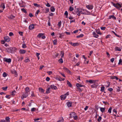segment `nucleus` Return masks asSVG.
I'll return each instance as SVG.
<instances>
[{
	"label": "nucleus",
	"mask_w": 122,
	"mask_h": 122,
	"mask_svg": "<svg viewBox=\"0 0 122 122\" xmlns=\"http://www.w3.org/2000/svg\"><path fill=\"white\" fill-rule=\"evenodd\" d=\"M84 10V9H81L80 8H78L77 9V14L79 16L81 14H82L83 13V11Z\"/></svg>",
	"instance_id": "obj_1"
},
{
	"label": "nucleus",
	"mask_w": 122,
	"mask_h": 122,
	"mask_svg": "<svg viewBox=\"0 0 122 122\" xmlns=\"http://www.w3.org/2000/svg\"><path fill=\"white\" fill-rule=\"evenodd\" d=\"M111 3L114 7L117 9L120 8L122 7L121 5L118 3H117L116 4H115L114 3L112 2Z\"/></svg>",
	"instance_id": "obj_2"
},
{
	"label": "nucleus",
	"mask_w": 122,
	"mask_h": 122,
	"mask_svg": "<svg viewBox=\"0 0 122 122\" xmlns=\"http://www.w3.org/2000/svg\"><path fill=\"white\" fill-rule=\"evenodd\" d=\"M70 118L74 117V120H76V114L74 112H72L70 114Z\"/></svg>",
	"instance_id": "obj_3"
},
{
	"label": "nucleus",
	"mask_w": 122,
	"mask_h": 122,
	"mask_svg": "<svg viewBox=\"0 0 122 122\" xmlns=\"http://www.w3.org/2000/svg\"><path fill=\"white\" fill-rule=\"evenodd\" d=\"M13 48L12 47H10L9 48H7L6 50L9 53H12Z\"/></svg>",
	"instance_id": "obj_4"
},
{
	"label": "nucleus",
	"mask_w": 122,
	"mask_h": 122,
	"mask_svg": "<svg viewBox=\"0 0 122 122\" xmlns=\"http://www.w3.org/2000/svg\"><path fill=\"white\" fill-rule=\"evenodd\" d=\"M84 10L83 11V13H82V14L85 15H90L91 14L90 12L84 9Z\"/></svg>",
	"instance_id": "obj_5"
},
{
	"label": "nucleus",
	"mask_w": 122,
	"mask_h": 122,
	"mask_svg": "<svg viewBox=\"0 0 122 122\" xmlns=\"http://www.w3.org/2000/svg\"><path fill=\"white\" fill-rule=\"evenodd\" d=\"M86 7L89 10H91L93 8V5H86Z\"/></svg>",
	"instance_id": "obj_6"
},
{
	"label": "nucleus",
	"mask_w": 122,
	"mask_h": 122,
	"mask_svg": "<svg viewBox=\"0 0 122 122\" xmlns=\"http://www.w3.org/2000/svg\"><path fill=\"white\" fill-rule=\"evenodd\" d=\"M4 61L8 63H10L11 61V59L10 58L7 59L6 58H4Z\"/></svg>",
	"instance_id": "obj_7"
},
{
	"label": "nucleus",
	"mask_w": 122,
	"mask_h": 122,
	"mask_svg": "<svg viewBox=\"0 0 122 122\" xmlns=\"http://www.w3.org/2000/svg\"><path fill=\"white\" fill-rule=\"evenodd\" d=\"M35 24H32L30 25L29 26V29L30 30H31L34 28V25Z\"/></svg>",
	"instance_id": "obj_8"
},
{
	"label": "nucleus",
	"mask_w": 122,
	"mask_h": 122,
	"mask_svg": "<svg viewBox=\"0 0 122 122\" xmlns=\"http://www.w3.org/2000/svg\"><path fill=\"white\" fill-rule=\"evenodd\" d=\"M4 39L6 41L9 42L10 40V38L8 36H6L4 37Z\"/></svg>",
	"instance_id": "obj_9"
},
{
	"label": "nucleus",
	"mask_w": 122,
	"mask_h": 122,
	"mask_svg": "<svg viewBox=\"0 0 122 122\" xmlns=\"http://www.w3.org/2000/svg\"><path fill=\"white\" fill-rule=\"evenodd\" d=\"M86 82H89L91 83H95V81L94 80H87Z\"/></svg>",
	"instance_id": "obj_10"
},
{
	"label": "nucleus",
	"mask_w": 122,
	"mask_h": 122,
	"mask_svg": "<svg viewBox=\"0 0 122 122\" xmlns=\"http://www.w3.org/2000/svg\"><path fill=\"white\" fill-rule=\"evenodd\" d=\"M78 80V81L77 82H79L81 84V81L79 76H78L77 77V81Z\"/></svg>",
	"instance_id": "obj_11"
},
{
	"label": "nucleus",
	"mask_w": 122,
	"mask_h": 122,
	"mask_svg": "<svg viewBox=\"0 0 122 122\" xmlns=\"http://www.w3.org/2000/svg\"><path fill=\"white\" fill-rule=\"evenodd\" d=\"M100 111L102 113H103L105 112L106 108L105 107H100Z\"/></svg>",
	"instance_id": "obj_12"
},
{
	"label": "nucleus",
	"mask_w": 122,
	"mask_h": 122,
	"mask_svg": "<svg viewBox=\"0 0 122 122\" xmlns=\"http://www.w3.org/2000/svg\"><path fill=\"white\" fill-rule=\"evenodd\" d=\"M51 88L53 89L56 90L57 89V87L56 86H55L53 85H51L50 86Z\"/></svg>",
	"instance_id": "obj_13"
},
{
	"label": "nucleus",
	"mask_w": 122,
	"mask_h": 122,
	"mask_svg": "<svg viewBox=\"0 0 122 122\" xmlns=\"http://www.w3.org/2000/svg\"><path fill=\"white\" fill-rule=\"evenodd\" d=\"M63 69L65 70V71L68 73H71V72L67 68L64 67Z\"/></svg>",
	"instance_id": "obj_14"
},
{
	"label": "nucleus",
	"mask_w": 122,
	"mask_h": 122,
	"mask_svg": "<svg viewBox=\"0 0 122 122\" xmlns=\"http://www.w3.org/2000/svg\"><path fill=\"white\" fill-rule=\"evenodd\" d=\"M92 34L94 35V37H95L97 38L99 36V35L97 34L94 31L93 32Z\"/></svg>",
	"instance_id": "obj_15"
},
{
	"label": "nucleus",
	"mask_w": 122,
	"mask_h": 122,
	"mask_svg": "<svg viewBox=\"0 0 122 122\" xmlns=\"http://www.w3.org/2000/svg\"><path fill=\"white\" fill-rule=\"evenodd\" d=\"M19 52L21 54H23L25 53L26 51L24 50H20Z\"/></svg>",
	"instance_id": "obj_16"
},
{
	"label": "nucleus",
	"mask_w": 122,
	"mask_h": 122,
	"mask_svg": "<svg viewBox=\"0 0 122 122\" xmlns=\"http://www.w3.org/2000/svg\"><path fill=\"white\" fill-rule=\"evenodd\" d=\"M61 100H65L66 98V96L64 95H62L61 96Z\"/></svg>",
	"instance_id": "obj_17"
},
{
	"label": "nucleus",
	"mask_w": 122,
	"mask_h": 122,
	"mask_svg": "<svg viewBox=\"0 0 122 122\" xmlns=\"http://www.w3.org/2000/svg\"><path fill=\"white\" fill-rule=\"evenodd\" d=\"M79 82L77 83V87H81L83 86V85H82L81 84H79Z\"/></svg>",
	"instance_id": "obj_18"
},
{
	"label": "nucleus",
	"mask_w": 122,
	"mask_h": 122,
	"mask_svg": "<svg viewBox=\"0 0 122 122\" xmlns=\"http://www.w3.org/2000/svg\"><path fill=\"white\" fill-rule=\"evenodd\" d=\"M39 91L41 93H43L44 92V90L41 88H39Z\"/></svg>",
	"instance_id": "obj_19"
},
{
	"label": "nucleus",
	"mask_w": 122,
	"mask_h": 122,
	"mask_svg": "<svg viewBox=\"0 0 122 122\" xmlns=\"http://www.w3.org/2000/svg\"><path fill=\"white\" fill-rule=\"evenodd\" d=\"M115 50L116 51H121V49H120V48L118 47H115Z\"/></svg>",
	"instance_id": "obj_20"
},
{
	"label": "nucleus",
	"mask_w": 122,
	"mask_h": 122,
	"mask_svg": "<svg viewBox=\"0 0 122 122\" xmlns=\"http://www.w3.org/2000/svg\"><path fill=\"white\" fill-rule=\"evenodd\" d=\"M69 43L74 46H76V43H72V42H70Z\"/></svg>",
	"instance_id": "obj_21"
},
{
	"label": "nucleus",
	"mask_w": 122,
	"mask_h": 122,
	"mask_svg": "<svg viewBox=\"0 0 122 122\" xmlns=\"http://www.w3.org/2000/svg\"><path fill=\"white\" fill-rule=\"evenodd\" d=\"M72 103L71 102H69L67 103V106L69 107H70L71 106Z\"/></svg>",
	"instance_id": "obj_22"
},
{
	"label": "nucleus",
	"mask_w": 122,
	"mask_h": 122,
	"mask_svg": "<svg viewBox=\"0 0 122 122\" xmlns=\"http://www.w3.org/2000/svg\"><path fill=\"white\" fill-rule=\"evenodd\" d=\"M111 79H115L117 80L118 79V78L116 76H114L111 77Z\"/></svg>",
	"instance_id": "obj_23"
},
{
	"label": "nucleus",
	"mask_w": 122,
	"mask_h": 122,
	"mask_svg": "<svg viewBox=\"0 0 122 122\" xmlns=\"http://www.w3.org/2000/svg\"><path fill=\"white\" fill-rule=\"evenodd\" d=\"M25 91L26 92L28 93V92H29L30 91L28 87H27L25 89Z\"/></svg>",
	"instance_id": "obj_24"
},
{
	"label": "nucleus",
	"mask_w": 122,
	"mask_h": 122,
	"mask_svg": "<svg viewBox=\"0 0 122 122\" xmlns=\"http://www.w3.org/2000/svg\"><path fill=\"white\" fill-rule=\"evenodd\" d=\"M113 18L114 19H116V18L115 17L114 15H112L109 16V19H110L111 18Z\"/></svg>",
	"instance_id": "obj_25"
},
{
	"label": "nucleus",
	"mask_w": 122,
	"mask_h": 122,
	"mask_svg": "<svg viewBox=\"0 0 122 122\" xmlns=\"http://www.w3.org/2000/svg\"><path fill=\"white\" fill-rule=\"evenodd\" d=\"M6 120V122H10V118L8 117H7L5 118Z\"/></svg>",
	"instance_id": "obj_26"
},
{
	"label": "nucleus",
	"mask_w": 122,
	"mask_h": 122,
	"mask_svg": "<svg viewBox=\"0 0 122 122\" xmlns=\"http://www.w3.org/2000/svg\"><path fill=\"white\" fill-rule=\"evenodd\" d=\"M84 35L82 34H80L79 35H78L77 36V38H80L82 37Z\"/></svg>",
	"instance_id": "obj_27"
},
{
	"label": "nucleus",
	"mask_w": 122,
	"mask_h": 122,
	"mask_svg": "<svg viewBox=\"0 0 122 122\" xmlns=\"http://www.w3.org/2000/svg\"><path fill=\"white\" fill-rule=\"evenodd\" d=\"M23 59V57L22 56L21 57H18V61H21Z\"/></svg>",
	"instance_id": "obj_28"
},
{
	"label": "nucleus",
	"mask_w": 122,
	"mask_h": 122,
	"mask_svg": "<svg viewBox=\"0 0 122 122\" xmlns=\"http://www.w3.org/2000/svg\"><path fill=\"white\" fill-rule=\"evenodd\" d=\"M50 88L49 87L46 89V93L48 94L50 93Z\"/></svg>",
	"instance_id": "obj_29"
},
{
	"label": "nucleus",
	"mask_w": 122,
	"mask_h": 122,
	"mask_svg": "<svg viewBox=\"0 0 122 122\" xmlns=\"http://www.w3.org/2000/svg\"><path fill=\"white\" fill-rule=\"evenodd\" d=\"M67 84L69 87H71L72 85L71 84L70 82H69L68 80L67 81Z\"/></svg>",
	"instance_id": "obj_30"
},
{
	"label": "nucleus",
	"mask_w": 122,
	"mask_h": 122,
	"mask_svg": "<svg viewBox=\"0 0 122 122\" xmlns=\"http://www.w3.org/2000/svg\"><path fill=\"white\" fill-rule=\"evenodd\" d=\"M50 9L52 12H54L55 10V9L53 6L51 7L50 8Z\"/></svg>",
	"instance_id": "obj_31"
},
{
	"label": "nucleus",
	"mask_w": 122,
	"mask_h": 122,
	"mask_svg": "<svg viewBox=\"0 0 122 122\" xmlns=\"http://www.w3.org/2000/svg\"><path fill=\"white\" fill-rule=\"evenodd\" d=\"M112 109V107H110L108 111V112H109V113H111V112Z\"/></svg>",
	"instance_id": "obj_32"
},
{
	"label": "nucleus",
	"mask_w": 122,
	"mask_h": 122,
	"mask_svg": "<svg viewBox=\"0 0 122 122\" xmlns=\"http://www.w3.org/2000/svg\"><path fill=\"white\" fill-rule=\"evenodd\" d=\"M22 11L24 13H26L27 12L26 10L24 8H23L21 9Z\"/></svg>",
	"instance_id": "obj_33"
},
{
	"label": "nucleus",
	"mask_w": 122,
	"mask_h": 122,
	"mask_svg": "<svg viewBox=\"0 0 122 122\" xmlns=\"http://www.w3.org/2000/svg\"><path fill=\"white\" fill-rule=\"evenodd\" d=\"M118 64L119 65L120 64L122 65V60L121 59H119Z\"/></svg>",
	"instance_id": "obj_34"
},
{
	"label": "nucleus",
	"mask_w": 122,
	"mask_h": 122,
	"mask_svg": "<svg viewBox=\"0 0 122 122\" xmlns=\"http://www.w3.org/2000/svg\"><path fill=\"white\" fill-rule=\"evenodd\" d=\"M0 7L2 8L3 9H4L5 8V5L3 3H1L0 5Z\"/></svg>",
	"instance_id": "obj_35"
},
{
	"label": "nucleus",
	"mask_w": 122,
	"mask_h": 122,
	"mask_svg": "<svg viewBox=\"0 0 122 122\" xmlns=\"http://www.w3.org/2000/svg\"><path fill=\"white\" fill-rule=\"evenodd\" d=\"M57 40H55L54 41H53V44L54 45H56L57 44Z\"/></svg>",
	"instance_id": "obj_36"
},
{
	"label": "nucleus",
	"mask_w": 122,
	"mask_h": 122,
	"mask_svg": "<svg viewBox=\"0 0 122 122\" xmlns=\"http://www.w3.org/2000/svg\"><path fill=\"white\" fill-rule=\"evenodd\" d=\"M58 61L59 63H63V61L62 58H60L58 60Z\"/></svg>",
	"instance_id": "obj_37"
},
{
	"label": "nucleus",
	"mask_w": 122,
	"mask_h": 122,
	"mask_svg": "<svg viewBox=\"0 0 122 122\" xmlns=\"http://www.w3.org/2000/svg\"><path fill=\"white\" fill-rule=\"evenodd\" d=\"M104 86H102L101 88V89L100 91L102 92L104 91Z\"/></svg>",
	"instance_id": "obj_38"
},
{
	"label": "nucleus",
	"mask_w": 122,
	"mask_h": 122,
	"mask_svg": "<svg viewBox=\"0 0 122 122\" xmlns=\"http://www.w3.org/2000/svg\"><path fill=\"white\" fill-rule=\"evenodd\" d=\"M8 88L7 86H6V87H3L2 88V89L4 91H6L7 90Z\"/></svg>",
	"instance_id": "obj_39"
},
{
	"label": "nucleus",
	"mask_w": 122,
	"mask_h": 122,
	"mask_svg": "<svg viewBox=\"0 0 122 122\" xmlns=\"http://www.w3.org/2000/svg\"><path fill=\"white\" fill-rule=\"evenodd\" d=\"M102 117L101 116H100L99 117V118L97 119L98 121V122H100V121H101V120H102Z\"/></svg>",
	"instance_id": "obj_40"
},
{
	"label": "nucleus",
	"mask_w": 122,
	"mask_h": 122,
	"mask_svg": "<svg viewBox=\"0 0 122 122\" xmlns=\"http://www.w3.org/2000/svg\"><path fill=\"white\" fill-rule=\"evenodd\" d=\"M43 35V34L40 33L37 36L39 37L40 38L41 37H42V36Z\"/></svg>",
	"instance_id": "obj_41"
},
{
	"label": "nucleus",
	"mask_w": 122,
	"mask_h": 122,
	"mask_svg": "<svg viewBox=\"0 0 122 122\" xmlns=\"http://www.w3.org/2000/svg\"><path fill=\"white\" fill-rule=\"evenodd\" d=\"M7 74L5 72H4L3 74V76L4 77H5L7 76Z\"/></svg>",
	"instance_id": "obj_42"
},
{
	"label": "nucleus",
	"mask_w": 122,
	"mask_h": 122,
	"mask_svg": "<svg viewBox=\"0 0 122 122\" xmlns=\"http://www.w3.org/2000/svg\"><path fill=\"white\" fill-rule=\"evenodd\" d=\"M112 33L114 34L115 35L119 37L120 36L119 35H117V34H116L115 32L113 31H112Z\"/></svg>",
	"instance_id": "obj_43"
},
{
	"label": "nucleus",
	"mask_w": 122,
	"mask_h": 122,
	"mask_svg": "<svg viewBox=\"0 0 122 122\" xmlns=\"http://www.w3.org/2000/svg\"><path fill=\"white\" fill-rule=\"evenodd\" d=\"M96 32L98 34L101 35L102 34L98 30H97L96 31Z\"/></svg>",
	"instance_id": "obj_44"
},
{
	"label": "nucleus",
	"mask_w": 122,
	"mask_h": 122,
	"mask_svg": "<svg viewBox=\"0 0 122 122\" xmlns=\"http://www.w3.org/2000/svg\"><path fill=\"white\" fill-rule=\"evenodd\" d=\"M61 25V21H60L58 23V26L60 27Z\"/></svg>",
	"instance_id": "obj_45"
},
{
	"label": "nucleus",
	"mask_w": 122,
	"mask_h": 122,
	"mask_svg": "<svg viewBox=\"0 0 122 122\" xmlns=\"http://www.w3.org/2000/svg\"><path fill=\"white\" fill-rule=\"evenodd\" d=\"M69 10L70 11H71L73 10V8L71 6H70Z\"/></svg>",
	"instance_id": "obj_46"
},
{
	"label": "nucleus",
	"mask_w": 122,
	"mask_h": 122,
	"mask_svg": "<svg viewBox=\"0 0 122 122\" xmlns=\"http://www.w3.org/2000/svg\"><path fill=\"white\" fill-rule=\"evenodd\" d=\"M106 28V27H101V30H105Z\"/></svg>",
	"instance_id": "obj_47"
},
{
	"label": "nucleus",
	"mask_w": 122,
	"mask_h": 122,
	"mask_svg": "<svg viewBox=\"0 0 122 122\" xmlns=\"http://www.w3.org/2000/svg\"><path fill=\"white\" fill-rule=\"evenodd\" d=\"M15 17V16L13 15H11L10 17V18L11 19H13Z\"/></svg>",
	"instance_id": "obj_48"
},
{
	"label": "nucleus",
	"mask_w": 122,
	"mask_h": 122,
	"mask_svg": "<svg viewBox=\"0 0 122 122\" xmlns=\"http://www.w3.org/2000/svg\"><path fill=\"white\" fill-rule=\"evenodd\" d=\"M64 15H66V17H67V15H68V13L67 11H65L64 13Z\"/></svg>",
	"instance_id": "obj_49"
},
{
	"label": "nucleus",
	"mask_w": 122,
	"mask_h": 122,
	"mask_svg": "<svg viewBox=\"0 0 122 122\" xmlns=\"http://www.w3.org/2000/svg\"><path fill=\"white\" fill-rule=\"evenodd\" d=\"M36 109V108H31V112L35 111V110Z\"/></svg>",
	"instance_id": "obj_50"
},
{
	"label": "nucleus",
	"mask_w": 122,
	"mask_h": 122,
	"mask_svg": "<svg viewBox=\"0 0 122 122\" xmlns=\"http://www.w3.org/2000/svg\"><path fill=\"white\" fill-rule=\"evenodd\" d=\"M64 121V119L63 118H62V119H61L57 122H63Z\"/></svg>",
	"instance_id": "obj_51"
},
{
	"label": "nucleus",
	"mask_w": 122,
	"mask_h": 122,
	"mask_svg": "<svg viewBox=\"0 0 122 122\" xmlns=\"http://www.w3.org/2000/svg\"><path fill=\"white\" fill-rule=\"evenodd\" d=\"M22 47L24 48L26 47V46L25 44H23L22 46Z\"/></svg>",
	"instance_id": "obj_52"
},
{
	"label": "nucleus",
	"mask_w": 122,
	"mask_h": 122,
	"mask_svg": "<svg viewBox=\"0 0 122 122\" xmlns=\"http://www.w3.org/2000/svg\"><path fill=\"white\" fill-rule=\"evenodd\" d=\"M33 5H34V6L36 7H38L39 6H40L38 4L36 3H34Z\"/></svg>",
	"instance_id": "obj_53"
},
{
	"label": "nucleus",
	"mask_w": 122,
	"mask_h": 122,
	"mask_svg": "<svg viewBox=\"0 0 122 122\" xmlns=\"http://www.w3.org/2000/svg\"><path fill=\"white\" fill-rule=\"evenodd\" d=\"M61 54L62 55L61 56V57H63L64 56V53H62V51H61Z\"/></svg>",
	"instance_id": "obj_54"
},
{
	"label": "nucleus",
	"mask_w": 122,
	"mask_h": 122,
	"mask_svg": "<svg viewBox=\"0 0 122 122\" xmlns=\"http://www.w3.org/2000/svg\"><path fill=\"white\" fill-rule=\"evenodd\" d=\"M88 106H85V108H84V110L85 111H86L88 109Z\"/></svg>",
	"instance_id": "obj_55"
},
{
	"label": "nucleus",
	"mask_w": 122,
	"mask_h": 122,
	"mask_svg": "<svg viewBox=\"0 0 122 122\" xmlns=\"http://www.w3.org/2000/svg\"><path fill=\"white\" fill-rule=\"evenodd\" d=\"M79 91H82V90L79 87H77V90Z\"/></svg>",
	"instance_id": "obj_56"
},
{
	"label": "nucleus",
	"mask_w": 122,
	"mask_h": 122,
	"mask_svg": "<svg viewBox=\"0 0 122 122\" xmlns=\"http://www.w3.org/2000/svg\"><path fill=\"white\" fill-rule=\"evenodd\" d=\"M50 78L48 77H47L46 79V80L47 81H49L50 80Z\"/></svg>",
	"instance_id": "obj_57"
},
{
	"label": "nucleus",
	"mask_w": 122,
	"mask_h": 122,
	"mask_svg": "<svg viewBox=\"0 0 122 122\" xmlns=\"http://www.w3.org/2000/svg\"><path fill=\"white\" fill-rule=\"evenodd\" d=\"M108 90L110 92H111L113 90V89L112 88H108Z\"/></svg>",
	"instance_id": "obj_58"
},
{
	"label": "nucleus",
	"mask_w": 122,
	"mask_h": 122,
	"mask_svg": "<svg viewBox=\"0 0 122 122\" xmlns=\"http://www.w3.org/2000/svg\"><path fill=\"white\" fill-rule=\"evenodd\" d=\"M16 93V92L15 91H14L12 92V94L11 95L13 96H14L15 95L14 93Z\"/></svg>",
	"instance_id": "obj_59"
},
{
	"label": "nucleus",
	"mask_w": 122,
	"mask_h": 122,
	"mask_svg": "<svg viewBox=\"0 0 122 122\" xmlns=\"http://www.w3.org/2000/svg\"><path fill=\"white\" fill-rule=\"evenodd\" d=\"M46 6L48 7H50L51 5H50L48 3H47V4L46 5Z\"/></svg>",
	"instance_id": "obj_60"
},
{
	"label": "nucleus",
	"mask_w": 122,
	"mask_h": 122,
	"mask_svg": "<svg viewBox=\"0 0 122 122\" xmlns=\"http://www.w3.org/2000/svg\"><path fill=\"white\" fill-rule=\"evenodd\" d=\"M44 67V66L43 65H41L40 66V70H41L43 67Z\"/></svg>",
	"instance_id": "obj_61"
},
{
	"label": "nucleus",
	"mask_w": 122,
	"mask_h": 122,
	"mask_svg": "<svg viewBox=\"0 0 122 122\" xmlns=\"http://www.w3.org/2000/svg\"><path fill=\"white\" fill-rule=\"evenodd\" d=\"M106 54H107V56L108 57H109L110 56V55L109 54V53L108 52H106Z\"/></svg>",
	"instance_id": "obj_62"
},
{
	"label": "nucleus",
	"mask_w": 122,
	"mask_h": 122,
	"mask_svg": "<svg viewBox=\"0 0 122 122\" xmlns=\"http://www.w3.org/2000/svg\"><path fill=\"white\" fill-rule=\"evenodd\" d=\"M13 33L11 32H10L9 34V35L10 36H11L13 35Z\"/></svg>",
	"instance_id": "obj_63"
},
{
	"label": "nucleus",
	"mask_w": 122,
	"mask_h": 122,
	"mask_svg": "<svg viewBox=\"0 0 122 122\" xmlns=\"http://www.w3.org/2000/svg\"><path fill=\"white\" fill-rule=\"evenodd\" d=\"M1 122H7L6 120H1L0 121Z\"/></svg>",
	"instance_id": "obj_64"
}]
</instances>
